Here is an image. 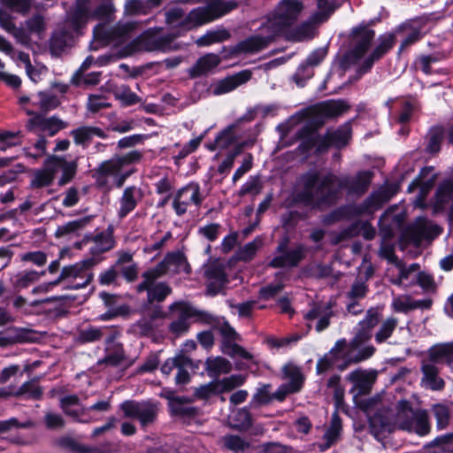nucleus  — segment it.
Here are the masks:
<instances>
[{
  "mask_svg": "<svg viewBox=\"0 0 453 453\" xmlns=\"http://www.w3.org/2000/svg\"><path fill=\"white\" fill-rule=\"evenodd\" d=\"M370 180L367 172L359 173L354 180L331 173L321 175L316 171L309 172L299 179L296 200L311 207L332 205L339 200L343 188L351 194L364 193Z\"/></svg>",
  "mask_w": 453,
  "mask_h": 453,
  "instance_id": "obj_1",
  "label": "nucleus"
},
{
  "mask_svg": "<svg viewBox=\"0 0 453 453\" xmlns=\"http://www.w3.org/2000/svg\"><path fill=\"white\" fill-rule=\"evenodd\" d=\"M371 432L380 441L396 429L414 433L419 436L430 432L427 412L414 410L406 400H401L393 409L382 408L370 418Z\"/></svg>",
  "mask_w": 453,
  "mask_h": 453,
  "instance_id": "obj_2",
  "label": "nucleus"
},
{
  "mask_svg": "<svg viewBox=\"0 0 453 453\" xmlns=\"http://www.w3.org/2000/svg\"><path fill=\"white\" fill-rule=\"evenodd\" d=\"M236 3L233 1L217 3L204 8H197L186 14L180 7H174L165 12L166 23L173 27H180L185 30L190 29L213 19L236 8Z\"/></svg>",
  "mask_w": 453,
  "mask_h": 453,
  "instance_id": "obj_3",
  "label": "nucleus"
},
{
  "mask_svg": "<svg viewBox=\"0 0 453 453\" xmlns=\"http://www.w3.org/2000/svg\"><path fill=\"white\" fill-rule=\"evenodd\" d=\"M77 170V163L74 160L68 161L63 157L51 155L46 157L42 167L32 173L30 186L32 188H42L53 184L59 172L62 173L58 183L64 186L74 177Z\"/></svg>",
  "mask_w": 453,
  "mask_h": 453,
  "instance_id": "obj_4",
  "label": "nucleus"
},
{
  "mask_svg": "<svg viewBox=\"0 0 453 453\" xmlns=\"http://www.w3.org/2000/svg\"><path fill=\"white\" fill-rule=\"evenodd\" d=\"M89 0H79L70 19L56 30L50 41V49L53 55H60L73 41V32L78 30L88 21Z\"/></svg>",
  "mask_w": 453,
  "mask_h": 453,
  "instance_id": "obj_5",
  "label": "nucleus"
},
{
  "mask_svg": "<svg viewBox=\"0 0 453 453\" xmlns=\"http://www.w3.org/2000/svg\"><path fill=\"white\" fill-rule=\"evenodd\" d=\"M363 344L356 335L349 342L345 339L338 340L330 349L337 368L344 371L351 364H357L372 357L376 351L375 347L371 344L362 346Z\"/></svg>",
  "mask_w": 453,
  "mask_h": 453,
  "instance_id": "obj_6",
  "label": "nucleus"
},
{
  "mask_svg": "<svg viewBox=\"0 0 453 453\" xmlns=\"http://www.w3.org/2000/svg\"><path fill=\"white\" fill-rule=\"evenodd\" d=\"M303 9L300 0H281L269 15L263 30H271L277 36L280 35L301 17Z\"/></svg>",
  "mask_w": 453,
  "mask_h": 453,
  "instance_id": "obj_7",
  "label": "nucleus"
},
{
  "mask_svg": "<svg viewBox=\"0 0 453 453\" xmlns=\"http://www.w3.org/2000/svg\"><path fill=\"white\" fill-rule=\"evenodd\" d=\"M125 418L135 419L142 429L152 426L157 419L159 406L152 401H125L120 404Z\"/></svg>",
  "mask_w": 453,
  "mask_h": 453,
  "instance_id": "obj_8",
  "label": "nucleus"
},
{
  "mask_svg": "<svg viewBox=\"0 0 453 453\" xmlns=\"http://www.w3.org/2000/svg\"><path fill=\"white\" fill-rule=\"evenodd\" d=\"M97 261L89 257L71 265L64 266L58 277L59 281L71 280V288L80 289L86 288L93 280L92 268Z\"/></svg>",
  "mask_w": 453,
  "mask_h": 453,
  "instance_id": "obj_9",
  "label": "nucleus"
},
{
  "mask_svg": "<svg viewBox=\"0 0 453 453\" xmlns=\"http://www.w3.org/2000/svg\"><path fill=\"white\" fill-rule=\"evenodd\" d=\"M170 309L177 314V319L169 325V330L175 336H180L188 332L189 328L188 319L196 317L203 320H208L211 318L210 314L197 311L184 302L174 303L171 305Z\"/></svg>",
  "mask_w": 453,
  "mask_h": 453,
  "instance_id": "obj_10",
  "label": "nucleus"
},
{
  "mask_svg": "<svg viewBox=\"0 0 453 453\" xmlns=\"http://www.w3.org/2000/svg\"><path fill=\"white\" fill-rule=\"evenodd\" d=\"M163 276L154 269L144 272L142 275V281L136 286V291L142 293L147 291V300L150 303H160L171 294V288L165 282H156L157 279Z\"/></svg>",
  "mask_w": 453,
  "mask_h": 453,
  "instance_id": "obj_11",
  "label": "nucleus"
},
{
  "mask_svg": "<svg viewBox=\"0 0 453 453\" xmlns=\"http://www.w3.org/2000/svg\"><path fill=\"white\" fill-rule=\"evenodd\" d=\"M332 302L314 303L303 314L308 328L314 327L318 333L326 330L330 326V319L334 316Z\"/></svg>",
  "mask_w": 453,
  "mask_h": 453,
  "instance_id": "obj_12",
  "label": "nucleus"
},
{
  "mask_svg": "<svg viewBox=\"0 0 453 453\" xmlns=\"http://www.w3.org/2000/svg\"><path fill=\"white\" fill-rule=\"evenodd\" d=\"M264 25L260 27V34L250 36L232 48L233 55L253 54L265 49L277 37L271 30H263Z\"/></svg>",
  "mask_w": 453,
  "mask_h": 453,
  "instance_id": "obj_13",
  "label": "nucleus"
},
{
  "mask_svg": "<svg viewBox=\"0 0 453 453\" xmlns=\"http://www.w3.org/2000/svg\"><path fill=\"white\" fill-rule=\"evenodd\" d=\"M118 332H111L105 339V356L98 361L99 365L115 367L119 365L126 358L123 346L117 342Z\"/></svg>",
  "mask_w": 453,
  "mask_h": 453,
  "instance_id": "obj_14",
  "label": "nucleus"
},
{
  "mask_svg": "<svg viewBox=\"0 0 453 453\" xmlns=\"http://www.w3.org/2000/svg\"><path fill=\"white\" fill-rule=\"evenodd\" d=\"M202 200L198 184L190 183L178 192L173 201V208L177 214L181 215L187 211L188 205L198 206Z\"/></svg>",
  "mask_w": 453,
  "mask_h": 453,
  "instance_id": "obj_15",
  "label": "nucleus"
},
{
  "mask_svg": "<svg viewBox=\"0 0 453 453\" xmlns=\"http://www.w3.org/2000/svg\"><path fill=\"white\" fill-rule=\"evenodd\" d=\"M278 255L270 262V265L275 268L284 266H296L304 257L305 248L298 245L294 250H287V242H281L277 249Z\"/></svg>",
  "mask_w": 453,
  "mask_h": 453,
  "instance_id": "obj_16",
  "label": "nucleus"
},
{
  "mask_svg": "<svg viewBox=\"0 0 453 453\" xmlns=\"http://www.w3.org/2000/svg\"><path fill=\"white\" fill-rule=\"evenodd\" d=\"M382 319V309L380 307H371L365 312L364 319L359 321V329L356 334L358 340L364 343L368 342L372 336V331L375 326H379Z\"/></svg>",
  "mask_w": 453,
  "mask_h": 453,
  "instance_id": "obj_17",
  "label": "nucleus"
},
{
  "mask_svg": "<svg viewBox=\"0 0 453 453\" xmlns=\"http://www.w3.org/2000/svg\"><path fill=\"white\" fill-rule=\"evenodd\" d=\"M374 35V31L366 27L354 29L352 34V50L349 57L355 60L360 59L370 47Z\"/></svg>",
  "mask_w": 453,
  "mask_h": 453,
  "instance_id": "obj_18",
  "label": "nucleus"
},
{
  "mask_svg": "<svg viewBox=\"0 0 453 453\" xmlns=\"http://www.w3.org/2000/svg\"><path fill=\"white\" fill-rule=\"evenodd\" d=\"M27 113L28 115H33V118L27 122V127L29 129L38 127L41 131L47 133L50 136L56 134L59 130L67 127L66 123L56 116L44 118L40 114L35 113L31 110H27Z\"/></svg>",
  "mask_w": 453,
  "mask_h": 453,
  "instance_id": "obj_19",
  "label": "nucleus"
},
{
  "mask_svg": "<svg viewBox=\"0 0 453 453\" xmlns=\"http://www.w3.org/2000/svg\"><path fill=\"white\" fill-rule=\"evenodd\" d=\"M351 137V127L349 124H344L338 129L334 131H328L325 136H323L319 144L318 150H326L328 147L334 146L336 148H342L347 145Z\"/></svg>",
  "mask_w": 453,
  "mask_h": 453,
  "instance_id": "obj_20",
  "label": "nucleus"
},
{
  "mask_svg": "<svg viewBox=\"0 0 453 453\" xmlns=\"http://www.w3.org/2000/svg\"><path fill=\"white\" fill-rule=\"evenodd\" d=\"M376 377L377 372L374 371L357 369L348 374L347 380L353 384L352 392L366 395L370 393Z\"/></svg>",
  "mask_w": 453,
  "mask_h": 453,
  "instance_id": "obj_21",
  "label": "nucleus"
},
{
  "mask_svg": "<svg viewBox=\"0 0 453 453\" xmlns=\"http://www.w3.org/2000/svg\"><path fill=\"white\" fill-rule=\"evenodd\" d=\"M153 269L162 275L168 272H184L186 273L190 272V267L185 256L180 251L168 253L164 260L157 264Z\"/></svg>",
  "mask_w": 453,
  "mask_h": 453,
  "instance_id": "obj_22",
  "label": "nucleus"
},
{
  "mask_svg": "<svg viewBox=\"0 0 453 453\" xmlns=\"http://www.w3.org/2000/svg\"><path fill=\"white\" fill-rule=\"evenodd\" d=\"M123 167L120 158H119V157H114L109 160L104 161L98 166L96 173L98 174L99 179L108 176L115 177L116 186L120 188L131 173L130 172L120 173Z\"/></svg>",
  "mask_w": 453,
  "mask_h": 453,
  "instance_id": "obj_23",
  "label": "nucleus"
},
{
  "mask_svg": "<svg viewBox=\"0 0 453 453\" xmlns=\"http://www.w3.org/2000/svg\"><path fill=\"white\" fill-rule=\"evenodd\" d=\"M441 232L439 226L433 224L426 218L419 217L411 228V236L416 243H420L423 240L434 239Z\"/></svg>",
  "mask_w": 453,
  "mask_h": 453,
  "instance_id": "obj_24",
  "label": "nucleus"
},
{
  "mask_svg": "<svg viewBox=\"0 0 453 453\" xmlns=\"http://www.w3.org/2000/svg\"><path fill=\"white\" fill-rule=\"evenodd\" d=\"M431 299L414 300L409 295H400L393 297L391 308L395 312L408 313L416 309H429Z\"/></svg>",
  "mask_w": 453,
  "mask_h": 453,
  "instance_id": "obj_25",
  "label": "nucleus"
},
{
  "mask_svg": "<svg viewBox=\"0 0 453 453\" xmlns=\"http://www.w3.org/2000/svg\"><path fill=\"white\" fill-rule=\"evenodd\" d=\"M251 75L252 73L250 70H243L234 75L227 76L215 85L213 93L215 95H222L233 91L239 86L250 81Z\"/></svg>",
  "mask_w": 453,
  "mask_h": 453,
  "instance_id": "obj_26",
  "label": "nucleus"
},
{
  "mask_svg": "<svg viewBox=\"0 0 453 453\" xmlns=\"http://www.w3.org/2000/svg\"><path fill=\"white\" fill-rule=\"evenodd\" d=\"M421 372L420 385L424 388L441 390L444 388V380L439 376L438 368L432 362H423Z\"/></svg>",
  "mask_w": 453,
  "mask_h": 453,
  "instance_id": "obj_27",
  "label": "nucleus"
},
{
  "mask_svg": "<svg viewBox=\"0 0 453 453\" xmlns=\"http://www.w3.org/2000/svg\"><path fill=\"white\" fill-rule=\"evenodd\" d=\"M142 198V191L135 186H130L124 189L123 195L119 200V218L126 217L128 213L133 211L138 202Z\"/></svg>",
  "mask_w": 453,
  "mask_h": 453,
  "instance_id": "obj_28",
  "label": "nucleus"
},
{
  "mask_svg": "<svg viewBox=\"0 0 453 453\" xmlns=\"http://www.w3.org/2000/svg\"><path fill=\"white\" fill-rule=\"evenodd\" d=\"M207 280V294L215 296L220 292L227 282L224 270L219 265H210L205 270Z\"/></svg>",
  "mask_w": 453,
  "mask_h": 453,
  "instance_id": "obj_29",
  "label": "nucleus"
},
{
  "mask_svg": "<svg viewBox=\"0 0 453 453\" xmlns=\"http://www.w3.org/2000/svg\"><path fill=\"white\" fill-rule=\"evenodd\" d=\"M394 44V36L387 35L380 38V44L374 49L371 55L365 58L360 65V72L367 73L372 66L373 63L380 58Z\"/></svg>",
  "mask_w": 453,
  "mask_h": 453,
  "instance_id": "obj_30",
  "label": "nucleus"
},
{
  "mask_svg": "<svg viewBox=\"0 0 453 453\" xmlns=\"http://www.w3.org/2000/svg\"><path fill=\"white\" fill-rule=\"evenodd\" d=\"M134 27L135 24L131 22L119 23L110 31H105L103 25H98L95 27L94 35L96 38L100 40H116L125 36Z\"/></svg>",
  "mask_w": 453,
  "mask_h": 453,
  "instance_id": "obj_31",
  "label": "nucleus"
},
{
  "mask_svg": "<svg viewBox=\"0 0 453 453\" xmlns=\"http://www.w3.org/2000/svg\"><path fill=\"white\" fill-rule=\"evenodd\" d=\"M220 63V58L213 53L201 57L196 64L189 68L188 73L192 78L208 73L216 68Z\"/></svg>",
  "mask_w": 453,
  "mask_h": 453,
  "instance_id": "obj_32",
  "label": "nucleus"
},
{
  "mask_svg": "<svg viewBox=\"0 0 453 453\" xmlns=\"http://www.w3.org/2000/svg\"><path fill=\"white\" fill-rule=\"evenodd\" d=\"M223 447L233 453H252L254 446L251 441L235 434H226L222 437Z\"/></svg>",
  "mask_w": 453,
  "mask_h": 453,
  "instance_id": "obj_33",
  "label": "nucleus"
},
{
  "mask_svg": "<svg viewBox=\"0 0 453 453\" xmlns=\"http://www.w3.org/2000/svg\"><path fill=\"white\" fill-rule=\"evenodd\" d=\"M399 324L397 318L389 316L384 319L376 329L373 337L377 344L389 342Z\"/></svg>",
  "mask_w": 453,
  "mask_h": 453,
  "instance_id": "obj_34",
  "label": "nucleus"
},
{
  "mask_svg": "<svg viewBox=\"0 0 453 453\" xmlns=\"http://www.w3.org/2000/svg\"><path fill=\"white\" fill-rule=\"evenodd\" d=\"M431 362L453 363V342L434 345L428 351Z\"/></svg>",
  "mask_w": 453,
  "mask_h": 453,
  "instance_id": "obj_35",
  "label": "nucleus"
},
{
  "mask_svg": "<svg viewBox=\"0 0 453 453\" xmlns=\"http://www.w3.org/2000/svg\"><path fill=\"white\" fill-rule=\"evenodd\" d=\"M348 110V105L343 101H326L315 107L316 112L324 118H334Z\"/></svg>",
  "mask_w": 453,
  "mask_h": 453,
  "instance_id": "obj_36",
  "label": "nucleus"
},
{
  "mask_svg": "<svg viewBox=\"0 0 453 453\" xmlns=\"http://www.w3.org/2000/svg\"><path fill=\"white\" fill-rule=\"evenodd\" d=\"M71 135L76 144L86 145L91 142L94 136L104 137V131L96 127L83 126L71 132Z\"/></svg>",
  "mask_w": 453,
  "mask_h": 453,
  "instance_id": "obj_37",
  "label": "nucleus"
},
{
  "mask_svg": "<svg viewBox=\"0 0 453 453\" xmlns=\"http://www.w3.org/2000/svg\"><path fill=\"white\" fill-rule=\"evenodd\" d=\"M92 216H86L84 218L69 221L64 225L58 226L56 229L55 235L57 237H64L69 234H78L81 230L88 225L92 219Z\"/></svg>",
  "mask_w": 453,
  "mask_h": 453,
  "instance_id": "obj_38",
  "label": "nucleus"
},
{
  "mask_svg": "<svg viewBox=\"0 0 453 453\" xmlns=\"http://www.w3.org/2000/svg\"><path fill=\"white\" fill-rule=\"evenodd\" d=\"M42 275H44V272L39 273L35 270H24L19 272L12 278V283L16 289L27 288L38 281Z\"/></svg>",
  "mask_w": 453,
  "mask_h": 453,
  "instance_id": "obj_39",
  "label": "nucleus"
},
{
  "mask_svg": "<svg viewBox=\"0 0 453 453\" xmlns=\"http://www.w3.org/2000/svg\"><path fill=\"white\" fill-rule=\"evenodd\" d=\"M205 369L210 376H219L228 373L232 370L231 363L222 357H209L205 362Z\"/></svg>",
  "mask_w": 453,
  "mask_h": 453,
  "instance_id": "obj_40",
  "label": "nucleus"
},
{
  "mask_svg": "<svg viewBox=\"0 0 453 453\" xmlns=\"http://www.w3.org/2000/svg\"><path fill=\"white\" fill-rule=\"evenodd\" d=\"M450 202H453V181H445L437 188L435 207L437 209H443ZM450 218L453 219V206L450 211Z\"/></svg>",
  "mask_w": 453,
  "mask_h": 453,
  "instance_id": "obj_41",
  "label": "nucleus"
},
{
  "mask_svg": "<svg viewBox=\"0 0 453 453\" xmlns=\"http://www.w3.org/2000/svg\"><path fill=\"white\" fill-rule=\"evenodd\" d=\"M58 444L62 448L69 449L73 453H105L100 448L81 444L71 437L60 438L58 441Z\"/></svg>",
  "mask_w": 453,
  "mask_h": 453,
  "instance_id": "obj_42",
  "label": "nucleus"
},
{
  "mask_svg": "<svg viewBox=\"0 0 453 453\" xmlns=\"http://www.w3.org/2000/svg\"><path fill=\"white\" fill-rule=\"evenodd\" d=\"M60 406L66 415L74 418H78L81 415L86 413V410L83 407L73 409L75 406H80V399L76 395H68L61 397Z\"/></svg>",
  "mask_w": 453,
  "mask_h": 453,
  "instance_id": "obj_43",
  "label": "nucleus"
},
{
  "mask_svg": "<svg viewBox=\"0 0 453 453\" xmlns=\"http://www.w3.org/2000/svg\"><path fill=\"white\" fill-rule=\"evenodd\" d=\"M228 422L235 429L247 430L251 426V415L247 409H238L231 413Z\"/></svg>",
  "mask_w": 453,
  "mask_h": 453,
  "instance_id": "obj_44",
  "label": "nucleus"
},
{
  "mask_svg": "<svg viewBox=\"0 0 453 453\" xmlns=\"http://www.w3.org/2000/svg\"><path fill=\"white\" fill-rule=\"evenodd\" d=\"M42 395V389L36 380H31L23 383L19 388L13 393L16 397H25L27 399H40Z\"/></svg>",
  "mask_w": 453,
  "mask_h": 453,
  "instance_id": "obj_45",
  "label": "nucleus"
},
{
  "mask_svg": "<svg viewBox=\"0 0 453 453\" xmlns=\"http://www.w3.org/2000/svg\"><path fill=\"white\" fill-rule=\"evenodd\" d=\"M342 431V421L337 412H334L330 426L325 433L324 439L326 441L325 446L321 447L322 449H328L331 447L340 437Z\"/></svg>",
  "mask_w": 453,
  "mask_h": 453,
  "instance_id": "obj_46",
  "label": "nucleus"
},
{
  "mask_svg": "<svg viewBox=\"0 0 453 453\" xmlns=\"http://www.w3.org/2000/svg\"><path fill=\"white\" fill-rule=\"evenodd\" d=\"M111 332L107 327L89 326L79 333L78 341L82 343L94 342L101 340L103 337L106 338Z\"/></svg>",
  "mask_w": 453,
  "mask_h": 453,
  "instance_id": "obj_47",
  "label": "nucleus"
},
{
  "mask_svg": "<svg viewBox=\"0 0 453 453\" xmlns=\"http://www.w3.org/2000/svg\"><path fill=\"white\" fill-rule=\"evenodd\" d=\"M33 105L38 107L42 112H47L57 108L59 100L54 95L46 92H39L33 101Z\"/></svg>",
  "mask_w": 453,
  "mask_h": 453,
  "instance_id": "obj_48",
  "label": "nucleus"
},
{
  "mask_svg": "<svg viewBox=\"0 0 453 453\" xmlns=\"http://www.w3.org/2000/svg\"><path fill=\"white\" fill-rule=\"evenodd\" d=\"M113 245L112 234L109 232L101 233L94 237L90 250L93 253L100 254L110 250Z\"/></svg>",
  "mask_w": 453,
  "mask_h": 453,
  "instance_id": "obj_49",
  "label": "nucleus"
},
{
  "mask_svg": "<svg viewBox=\"0 0 453 453\" xmlns=\"http://www.w3.org/2000/svg\"><path fill=\"white\" fill-rule=\"evenodd\" d=\"M283 371L287 378L289 379V383L287 386L289 388V391H299L303 381V378L299 368L293 365H287L284 366Z\"/></svg>",
  "mask_w": 453,
  "mask_h": 453,
  "instance_id": "obj_50",
  "label": "nucleus"
},
{
  "mask_svg": "<svg viewBox=\"0 0 453 453\" xmlns=\"http://www.w3.org/2000/svg\"><path fill=\"white\" fill-rule=\"evenodd\" d=\"M113 94L124 106H130L141 102V98L126 85L117 87Z\"/></svg>",
  "mask_w": 453,
  "mask_h": 453,
  "instance_id": "obj_51",
  "label": "nucleus"
},
{
  "mask_svg": "<svg viewBox=\"0 0 453 453\" xmlns=\"http://www.w3.org/2000/svg\"><path fill=\"white\" fill-rule=\"evenodd\" d=\"M245 381V378L239 374L231 375L222 380H216L219 388V394L229 392L242 386Z\"/></svg>",
  "mask_w": 453,
  "mask_h": 453,
  "instance_id": "obj_52",
  "label": "nucleus"
},
{
  "mask_svg": "<svg viewBox=\"0 0 453 453\" xmlns=\"http://www.w3.org/2000/svg\"><path fill=\"white\" fill-rule=\"evenodd\" d=\"M230 37L228 31L225 29L211 31L201 36L196 40L199 46H207L215 42H219L227 40Z\"/></svg>",
  "mask_w": 453,
  "mask_h": 453,
  "instance_id": "obj_53",
  "label": "nucleus"
},
{
  "mask_svg": "<svg viewBox=\"0 0 453 453\" xmlns=\"http://www.w3.org/2000/svg\"><path fill=\"white\" fill-rule=\"evenodd\" d=\"M263 245L261 238L257 237L252 242L247 243L244 247L237 252V257L240 260L250 261L251 260L257 250Z\"/></svg>",
  "mask_w": 453,
  "mask_h": 453,
  "instance_id": "obj_54",
  "label": "nucleus"
},
{
  "mask_svg": "<svg viewBox=\"0 0 453 453\" xmlns=\"http://www.w3.org/2000/svg\"><path fill=\"white\" fill-rule=\"evenodd\" d=\"M263 188V184L258 176H251L250 179L242 186L239 190V196H243L245 195H258Z\"/></svg>",
  "mask_w": 453,
  "mask_h": 453,
  "instance_id": "obj_55",
  "label": "nucleus"
},
{
  "mask_svg": "<svg viewBox=\"0 0 453 453\" xmlns=\"http://www.w3.org/2000/svg\"><path fill=\"white\" fill-rule=\"evenodd\" d=\"M314 35V27L310 22H304L296 29H295L289 35L288 38L293 41H303L310 39Z\"/></svg>",
  "mask_w": 453,
  "mask_h": 453,
  "instance_id": "obj_56",
  "label": "nucleus"
},
{
  "mask_svg": "<svg viewBox=\"0 0 453 453\" xmlns=\"http://www.w3.org/2000/svg\"><path fill=\"white\" fill-rule=\"evenodd\" d=\"M270 386L265 385L258 388L256 394L252 396L250 406L253 408L259 407L261 405L268 404L273 399V396L269 391Z\"/></svg>",
  "mask_w": 453,
  "mask_h": 453,
  "instance_id": "obj_57",
  "label": "nucleus"
},
{
  "mask_svg": "<svg viewBox=\"0 0 453 453\" xmlns=\"http://www.w3.org/2000/svg\"><path fill=\"white\" fill-rule=\"evenodd\" d=\"M96 0H89L88 3V16L93 18L103 19L108 17L111 12H114V6L111 2L107 1L105 3L101 4L93 12H90V5L92 3H95Z\"/></svg>",
  "mask_w": 453,
  "mask_h": 453,
  "instance_id": "obj_58",
  "label": "nucleus"
},
{
  "mask_svg": "<svg viewBox=\"0 0 453 453\" xmlns=\"http://www.w3.org/2000/svg\"><path fill=\"white\" fill-rule=\"evenodd\" d=\"M125 13L127 15L147 14L148 4L142 0H127L125 4Z\"/></svg>",
  "mask_w": 453,
  "mask_h": 453,
  "instance_id": "obj_59",
  "label": "nucleus"
},
{
  "mask_svg": "<svg viewBox=\"0 0 453 453\" xmlns=\"http://www.w3.org/2000/svg\"><path fill=\"white\" fill-rule=\"evenodd\" d=\"M443 138V134L441 129H433L428 134V143L426 146V151L432 154L439 152L441 149V143Z\"/></svg>",
  "mask_w": 453,
  "mask_h": 453,
  "instance_id": "obj_60",
  "label": "nucleus"
},
{
  "mask_svg": "<svg viewBox=\"0 0 453 453\" xmlns=\"http://www.w3.org/2000/svg\"><path fill=\"white\" fill-rule=\"evenodd\" d=\"M35 426V423L32 420H26L25 422H19L15 418H12L7 420L0 421V433L8 432L13 428H31Z\"/></svg>",
  "mask_w": 453,
  "mask_h": 453,
  "instance_id": "obj_61",
  "label": "nucleus"
},
{
  "mask_svg": "<svg viewBox=\"0 0 453 453\" xmlns=\"http://www.w3.org/2000/svg\"><path fill=\"white\" fill-rule=\"evenodd\" d=\"M213 395H219L216 380L202 385L195 389V396L199 399H208Z\"/></svg>",
  "mask_w": 453,
  "mask_h": 453,
  "instance_id": "obj_62",
  "label": "nucleus"
},
{
  "mask_svg": "<svg viewBox=\"0 0 453 453\" xmlns=\"http://www.w3.org/2000/svg\"><path fill=\"white\" fill-rule=\"evenodd\" d=\"M22 262H30L37 266H42L47 263V255L40 250L23 253L20 256Z\"/></svg>",
  "mask_w": 453,
  "mask_h": 453,
  "instance_id": "obj_63",
  "label": "nucleus"
},
{
  "mask_svg": "<svg viewBox=\"0 0 453 453\" xmlns=\"http://www.w3.org/2000/svg\"><path fill=\"white\" fill-rule=\"evenodd\" d=\"M87 107L89 111L96 113L102 109L111 107V104L102 96L91 95L88 96Z\"/></svg>",
  "mask_w": 453,
  "mask_h": 453,
  "instance_id": "obj_64",
  "label": "nucleus"
}]
</instances>
